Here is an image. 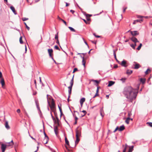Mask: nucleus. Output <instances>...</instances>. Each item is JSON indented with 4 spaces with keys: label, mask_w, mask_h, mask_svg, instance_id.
Returning a JSON list of instances; mask_svg holds the SVG:
<instances>
[{
    "label": "nucleus",
    "mask_w": 152,
    "mask_h": 152,
    "mask_svg": "<svg viewBox=\"0 0 152 152\" xmlns=\"http://www.w3.org/2000/svg\"><path fill=\"white\" fill-rule=\"evenodd\" d=\"M140 85H137L136 89L133 88L131 86H126L124 88L123 93L126 98L133 99H135L138 93Z\"/></svg>",
    "instance_id": "nucleus-1"
},
{
    "label": "nucleus",
    "mask_w": 152,
    "mask_h": 152,
    "mask_svg": "<svg viewBox=\"0 0 152 152\" xmlns=\"http://www.w3.org/2000/svg\"><path fill=\"white\" fill-rule=\"evenodd\" d=\"M51 104L50 105L49 101L48 100V103L50 106L51 110L53 111H54L55 108V104L53 99H52Z\"/></svg>",
    "instance_id": "nucleus-2"
},
{
    "label": "nucleus",
    "mask_w": 152,
    "mask_h": 152,
    "mask_svg": "<svg viewBox=\"0 0 152 152\" xmlns=\"http://www.w3.org/2000/svg\"><path fill=\"white\" fill-rule=\"evenodd\" d=\"M80 135V132L78 130H77L76 131V141H75V144L77 143L80 141V139L79 138V136Z\"/></svg>",
    "instance_id": "nucleus-3"
},
{
    "label": "nucleus",
    "mask_w": 152,
    "mask_h": 152,
    "mask_svg": "<svg viewBox=\"0 0 152 152\" xmlns=\"http://www.w3.org/2000/svg\"><path fill=\"white\" fill-rule=\"evenodd\" d=\"M44 134L45 135V137L43 140V143L44 144H46L48 143L49 141V137L44 130Z\"/></svg>",
    "instance_id": "nucleus-4"
},
{
    "label": "nucleus",
    "mask_w": 152,
    "mask_h": 152,
    "mask_svg": "<svg viewBox=\"0 0 152 152\" xmlns=\"http://www.w3.org/2000/svg\"><path fill=\"white\" fill-rule=\"evenodd\" d=\"M35 103L36 105V107L37 108L39 112L40 113H41V111L39 107V101L38 99H35Z\"/></svg>",
    "instance_id": "nucleus-5"
},
{
    "label": "nucleus",
    "mask_w": 152,
    "mask_h": 152,
    "mask_svg": "<svg viewBox=\"0 0 152 152\" xmlns=\"http://www.w3.org/2000/svg\"><path fill=\"white\" fill-rule=\"evenodd\" d=\"M48 52L49 54V56L52 60H53V58L52 56L53 50L52 49H49L48 50Z\"/></svg>",
    "instance_id": "nucleus-6"
},
{
    "label": "nucleus",
    "mask_w": 152,
    "mask_h": 152,
    "mask_svg": "<svg viewBox=\"0 0 152 152\" xmlns=\"http://www.w3.org/2000/svg\"><path fill=\"white\" fill-rule=\"evenodd\" d=\"M74 75H73L72 78L70 82V86L68 87V88H69V89H72V88L74 83Z\"/></svg>",
    "instance_id": "nucleus-7"
},
{
    "label": "nucleus",
    "mask_w": 152,
    "mask_h": 152,
    "mask_svg": "<svg viewBox=\"0 0 152 152\" xmlns=\"http://www.w3.org/2000/svg\"><path fill=\"white\" fill-rule=\"evenodd\" d=\"M133 63L134 64H133V66H134V67H132L135 69H137L140 67V65L139 64L137 63L136 62H134Z\"/></svg>",
    "instance_id": "nucleus-8"
},
{
    "label": "nucleus",
    "mask_w": 152,
    "mask_h": 152,
    "mask_svg": "<svg viewBox=\"0 0 152 152\" xmlns=\"http://www.w3.org/2000/svg\"><path fill=\"white\" fill-rule=\"evenodd\" d=\"M120 64L122 66L124 67H126L128 65H127L126 61L124 60Z\"/></svg>",
    "instance_id": "nucleus-9"
},
{
    "label": "nucleus",
    "mask_w": 152,
    "mask_h": 152,
    "mask_svg": "<svg viewBox=\"0 0 152 152\" xmlns=\"http://www.w3.org/2000/svg\"><path fill=\"white\" fill-rule=\"evenodd\" d=\"M7 145L5 144H2L1 145V149L2 152H4L5 150L6 149V148L7 147Z\"/></svg>",
    "instance_id": "nucleus-10"
},
{
    "label": "nucleus",
    "mask_w": 152,
    "mask_h": 152,
    "mask_svg": "<svg viewBox=\"0 0 152 152\" xmlns=\"http://www.w3.org/2000/svg\"><path fill=\"white\" fill-rule=\"evenodd\" d=\"M131 34L133 36H135L138 35L139 34V32L136 31H130Z\"/></svg>",
    "instance_id": "nucleus-11"
},
{
    "label": "nucleus",
    "mask_w": 152,
    "mask_h": 152,
    "mask_svg": "<svg viewBox=\"0 0 152 152\" xmlns=\"http://www.w3.org/2000/svg\"><path fill=\"white\" fill-rule=\"evenodd\" d=\"M131 40L134 43H137V42H139V41L137 40V39L136 37H133L131 38Z\"/></svg>",
    "instance_id": "nucleus-12"
},
{
    "label": "nucleus",
    "mask_w": 152,
    "mask_h": 152,
    "mask_svg": "<svg viewBox=\"0 0 152 152\" xmlns=\"http://www.w3.org/2000/svg\"><path fill=\"white\" fill-rule=\"evenodd\" d=\"M113 55L114 56L115 59L118 62V63L120 64V62L118 60V59H117V58H116V54L115 50H113Z\"/></svg>",
    "instance_id": "nucleus-13"
},
{
    "label": "nucleus",
    "mask_w": 152,
    "mask_h": 152,
    "mask_svg": "<svg viewBox=\"0 0 152 152\" xmlns=\"http://www.w3.org/2000/svg\"><path fill=\"white\" fill-rule=\"evenodd\" d=\"M115 83V82L112 81H109V83L107 86L110 87L113 85Z\"/></svg>",
    "instance_id": "nucleus-14"
},
{
    "label": "nucleus",
    "mask_w": 152,
    "mask_h": 152,
    "mask_svg": "<svg viewBox=\"0 0 152 152\" xmlns=\"http://www.w3.org/2000/svg\"><path fill=\"white\" fill-rule=\"evenodd\" d=\"M100 112L101 116H102V117H103L104 116V113L103 108L100 109Z\"/></svg>",
    "instance_id": "nucleus-15"
},
{
    "label": "nucleus",
    "mask_w": 152,
    "mask_h": 152,
    "mask_svg": "<svg viewBox=\"0 0 152 152\" xmlns=\"http://www.w3.org/2000/svg\"><path fill=\"white\" fill-rule=\"evenodd\" d=\"M124 129L125 127L124 125H123L120 126V128H119V131H121L124 130Z\"/></svg>",
    "instance_id": "nucleus-16"
},
{
    "label": "nucleus",
    "mask_w": 152,
    "mask_h": 152,
    "mask_svg": "<svg viewBox=\"0 0 152 152\" xmlns=\"http://www.w3.org/2000/svg\"><path fill=\"white\" fill-rule=\"evenodd\" d=\"M58 130V127L57 126H56L54 128V131L56 135H57V134H58L57 130Z\"/></svg>",
    "instance_id": "nucleus-17"
},
{
    "label": "nucleus",
    "mask_w": 152,
    "mask_h": 152,
    "mask_svg": "<svg viewBox=\"0 0 152 152\" xmlns=\"http://www.w3.org/2000/svg\"><path fill=\"white\" fill-rule=\"evenodd\" d=\"M5 126L6 129H8L10 128V126L8 125V122L7 121H6L5 122Z\"/></svg>",
    "instance_id": "nucleus-18"
},
{
    "label": "nucleus",
    "mask_w": 152,
    "mask_h": 152,
    "mask_svg": "<svg viewBox=\"0 0 152 152\" xmlns=\"http://www.w3.org/2000/svg\"><path fill=\"white\" fill-rule=\"evenodd\" d=\"M65 140L66 144L68 146H69V141L68 140L67 137H65Z\"/></svg>",
    "instance_id": "nucleus-19"
},
{
    "label": "nucleus",
    "mask_w": 152,
    "mask_h": 152,
    "mask_svg": "<svg viewBox=\"0 0 152 152\" xmlns=\"http://www.w3.org/2000/svg\"><path fill=\"white\" fill-rule=\"evenodd\" d=\"M56 118L57 120L56 121L55 119V120H54V123L55 122L56 123H57L58 124V126H59V119H58V117H57V116H56Z\"/></svg>",
    "instance_id": "nucleus-20"
},
{
    "label": "nucleus",
    "mask_w": 152,
    "mask_h": 152,
    "mask_svg": "<svg viewBox=\"0 0 152 152\" xmlns=\"http://www.w3.org/2000/svg\"><path fill=\"white\" fill-rule=\"evenodd\" d=\"M132 72H133V71L132 70L128 69L126 71V73L127 74H128V75H130L132 73Z\"/></svg>",
    "instance_id": "nucleus-21"
},
{
    "label": "nucleus",
    "mask_w": 152,
    "mask_h": 152,
    "mask_svg": "<svg viewBox=\"0 0 152 152\" xmlns=\"http://www.w3.org/2000/svg\"><path fill=\"white\" fill-rule=\"evenodd\" d=\"M0 83L2 86H4L5 85V82L4 79L3 78H2L1 80Z\"/></svg>",
    "instance_id": "nucleus-22"
},
{
    "label": "nucleus",
    "mask_w": 152,
    "mask_h": 152,
    "mask_svg": "<svg viewBox=\"0 0 152 152\" xmlns=\"http://www.w3.org/2000/svg\"><path fill=\"white\" fill-rule=\"evenodd\" d=\"M140 81L142 84H144L145 82V79L144 78H141L140 79Z\"/></svg>",
    "instance_id": "nucleus-23"
},
{
    "label": "nucleus",
    "mask_w": 152,
    "mask_h": 152,
    "mask_svg": "<svg viewBox=\"0 0 152 152\" xmlns=\"http://www.w3.org/2000/svg\"><path fill=\"white\" fill-rule=\"evenodd\" d=\"M130 119H131V118H130L129 117L127 118L125 121L126 123L127 124H128L129 123V120H130Z\"/></svg>",
    "instance_id": "nucleus-24"
},
{
    "label": "nucleus",
    "mask_w": 152,
    "mask_h": 152,
    "mask_svg": "<svg viewBox=\"0 0 152 152\" xmlns=\"http://www.w3.org/2000/svg\"><path fill=\"white\" fill-rule=\"evenodd\" d=\"M8 146H12L13 145V141L12 140L10 142L8 143Z\"/></svg>",
    "instance_id": "nucleus-25"
},
{
    "label": "nucleus",
    "mask_w": 152,
    "mask_h": 152,
    "mask_svg": "<svg viewBox=\"0 0 152 152\" xmlns=\"http://www.w3.org/2000/svg\"><path fill=\"white\" fill-rule=\"evenodd\" d=\"M68 28L71 31L73 32H75V30L72 27L69 26L68 27Z\"/></svg>",
    "instance_id": "nucleus-26"
},
{
    "label": "nucleus",
    "mask_w": 152,
    "mask_h": 152,
    "mask_svg": "<svg viewBox=\"0 0 152 152\" xmlns=\"http://www.w3.org/2000/svg\"><path fill=\"white\" fill-rule=\"evenodd\" d=\"M47 97L48 101V100L49 99V100H51L52 99H53L51 97L50 95H49L48 94H47Z\"/></svg>",
    "instance_id": "nucleus-27"
},
{
    "label": "nucleus",
    "mask_w": 152,
    "mask_h": 152,
    "mask_svg": "<svg viewBox=\"0 0 152 152\" xmlns=\"http://www.w3.org/2000/svg\"><path fill=\"white\" fill-rule=\"evenodd\" d=\"M85 101V98L83 97L81 98L80 100V102L83 103Z\"/></svg>",
    "instance_id": "nucleus-28"
},
{
    "label": "nucleus",
    "mask_w": 152,
    "mask_h": 152,
    "mask_svg": "<svg viewBox=\"0 0 152 152\" xmlns=\"http://www.w3.org/2000/svg\"><path fill=\"white\" fill-rule=\"evenodd\" d=\"M91 81L96 82V84H99V83L100 81V80L98 81L96 80H92Z\"/></svg>",
    "instance_id": "nucleus-29"
},
{
    "label": "nucleus",
    "mask_w": 152,
    "mask_h": 152,
    "mask_svg": "<svg viewBox=\"0 0 152 152\" xmlns=\"http://www.w3.org/2000/svg\"><path fill=\"white\" fill-rule=\"evenodd\" d=\"M142 43H140V45H139L138 46V48H137V49L138 50H140V49H141V47L142 46Z\"/></svg>",
    "instance_id": "nucleus-30"
},
{
    "label": "nucleus",
    "mask_w": 152,
    "mask_h": 152,
    "mask_svg": "<svg viewBox=\"0 0 152 152\" xmlns=\"http://www.w3.org/2000/svg\"><path fill=\"white\" fill-rule=\"evenodd\" d=\"M82 64L84 66H85L86 61L84 60V57H83Z\"/></svg>",
    "instance_id": "nucleus-31"
},
{
    "label": "nucleus",
    "mask_w": 152,
    "mask_h": 152,
    "mask_svg": "<svg viewBox=\"0 0 152 152\" xmlns=\"http://www.w3.org/2000/svg\"><path fill=\"white\" fill-rule=\"evenodd\" d=\"M19 41H20V43L21 44H22L23 43V42L22 40V37H21L20 38V39H19Z\"/></svg>",
    "instance_id": "nucleus-32"
},
{
    "label": "nucleus",
    "mask_w": 152,
    "mask_h": 152,
    "mask_svg": "<svg viewBox=\"0 0 152 152\" xmlns=\"http://www.w3.org/2000/svg\"><path fill=\"white\" fill-rule=\"evenodd\" d=\"M10 8L12 11V12H15V8L12 6H11L10 7Z\"/></svg>",
    "instance_id": "nucleus-33"
},
{
    "label": "nucleus",
    "mask_w": 152,
    "mask_h": 152,
    "mask_svg": "<svg viewBox=\"0 0 152 152\" xmlns=\"http://www.w3.org/2000/svg\"><path fill=\"white\" fill-rule=\"evenodd\" d=\"M136 20V22L137 23L139 22H140V23H141L142 21H143V20L142 19H137V20Z\"/></svg>",
    "instance_id": "nucleus-34"
},
{
    "label": "nucleus",
    "mask_w": 152,
    "mask_h": 152,
    "mask_svg": "<svg viewBox=\"0 0 152 152\" xmlns=\"http://www.w3.org/2000/svg\"><path fill=\"white\" fill-rule=\"evenodd\" d=\"M86 18H89L92 16V15L89 14H86L85 15Z\"/></svg>",
    "instance_id": "nucleus-35"
},
{
    "label": "nucleus",
    "mask_w": 152,
    "mask_h": 152,
    "mask_svg": "<svg viewBox=\"0 0 152 152\" xmlns=\"http://www.w3.org/2000/svg\"><path fill=\"white\" fill-rule=\"evenodd\" d=\"M54 48L55 49H56L57 50H60V49L59 48H58V46L57 45H56L55 46Z\"/></svg>",
    "instance_id": "nucleus-36"
},
{
    "label": "nucleus",
    "mask_w": 152,
    "mask_h": 152,
    "mask_svg": "<svg viewBox=\"0 0 152 152\" xmlns=\"http://www.w3.org/2000/svg\"><path fill=\"white\" fill-rule=\"evenodd\" d=\"M82 39H83V40L87 46L89 48V46L88 45V44L87 42L84 39L83 37Z\"/></svg>",
    "instance_id": "nucleus-37"
},
{
    "label": "nucleus",
    "mask_w": 152,
    "mask_h": 152,
    "mask_svg": "<svg viewBox=\"0 0 152 152\" xmlns=\"http://www.w3.org/2000/svg\"><path fill=\"white\" fill-rule=\"evenodd\" d=\"M151 71V70H150V69H147V70H146V71L145 72V74L146 75H147L148 74V71Z\"/></svg>",
    "instance_id": "nucleus-38"
},
{
    "label": "nucleus",
    "mask_w": 152,
    "mask_h": 152,
    "mask_svg": "<svg viewBox=\"0 0 152 152\" xmlns=\"http://www.w3.org/2000/svg\"><path fill=\"white\" fill-rule=\"evenodd\" d=\"M24 24H25V25L27 29H28V30H29L30 29V28L26 24V23H24Z\"/></svg>",
    "instance_id": "nucleus-39"
},
{
    "label": "nucleus",
    "mask_w": 152,
    "mask_h": 152,
    "mask_svg": "<svg viewBox=\"0 0 152 152\" xmlns=\"http://www.w3.org/2000/svg\"><path fill=\"white\" fill-rule=\"evenodd\" d=\"M58 32L57 33V34H56V35H55V38L56 39H58Z\"/></svg>",
    "instance_id": "nucleus-40"
},
{
    "label": "nucleus",
    "mask_w": 152,
    "mask_h": 152,
    "mask_svg": "<svg viewBox=\"0 0 152 152\" xmlns=\"http://www.w3.org/2000/svg\"><path fill=\"white\" fill-rule=\"evenodd\" d=\"M147 124H148V125L150 127H152V123L151 122H147Z\"/></svg>",
    "instance_id": "nucleus-41"
},
{
    "label": "nucleus",
    "mask_w": 152,
    "mask_h": 152,
    "mask_svg": "<svg viewBox=\"0 0 152 152\" xmlns=\"http://www.w3.org/2000/svg\"><path fill=\"white\" fill-rule=\"evenodd\" d=\"M72 90V89H69V90H68L69 95L70 96V95L71 94Z\"/></svg>",
    "instance_id": "nucleus-42"
},
{
    "label": "nucleus",
    "mask_w": 152,
    "mask_h": 152,
    "mask_svg": "<svg viewBox=\"0 0 152 152\" xmlns=\"http://www.w3.org/2000/svg\"><path fill=\"white\" fill-rule=\"evenodd\" d=\"M78 71V69L77 68H75L74 69L72 73H74L75 72Z\"/></svg>",
    "instance_id": "nucleus-43"
},
{
    "label": "nucleus",
    "mask_w": 152,
    "mask_h": 152,
    "mask_svg": "<svg viewBox=\"0 0 152 152\" xmlns=\"http://www.w3.org/2000/svg\"><path fill=\"white\" fill-rule=\"evenodd\" d=\"M28 19L26 18H22V20L23 21H25L26 20H28Z\"/></svg>",
    "instance_id": "nucleus-44"
},
{
    "label": "nucleus",
    "mask_w": 152,
    "mask_h": 152,
    "mask_svg": "<svg viewBox=\"0 0 152 152\" xmlns=\"http://www.w3.org/2000/svg\"><path fill=\"white\" fill-rule=\"evenodd\" d=\"M83 21L85 22V23L87 24H89V23L87 22L86 20L84 19H83Z\"/></svg>",
    "instance_id": "nucleus-45"
},
{
    "label": "nucleus",
    "mask_w": 152,
    "mask_h": 152,
    "mask_svg": "<svg viewBox=\"0 0 152 152\" xmlns=\"http://www.w3.org/2000/svg\"><path fill=\"white\" fill-rule=\"evenodd\" d=\"M130 46L134 49H135V47L134 45L133 44H132L130 45Z\"/></svg>",
    "instance_id": "nucleus-46"
},
{
    "label": "nucleus",
    "mask_w": 152,
    "mask_h": 152,
    "mask_svg": "<svg viewBox=\"0 0 152 152\" xmlns=\"http://www.w3.org/2000/svg\"><path fill=\"white\" fill-rule=\"evenodd\" d=\"M93 35L96 37L97 38H99L100 37V36L99 35H96L95 33H94Z\"/></svg>",
    "instance_id": "nucleus-47"
},
{
    "label": "nucleus",
    "mask_w": 152,
    "mask_h": 152,
    "mask_svg": "<svg viewBox=\"0 0 152 152\" xmlns=\"http://www.w3.org/2000/svg\"><path fill=\"white\" fill-rule=\"evenodd\" d=\"M50 114H51V116L52 118V119H53V120L54 121V120H55V119L54 118V117H53V115H52V114L51 112H50Z\"/></svg>",
    "instance_id": "nucleus-48"
},
{
    "label": "nucleus",
    "mask_w": 152,
    "mask_h": 152,
    "mask_svg": "<svg viewBox=\"0 0 152 152\" xmlns=\"http://www.w3.org/2000/svg\"><path fill=\"white\" fill-rule=\"evenodd\" d=\"M61 21L65 24L66 26L67 24L66 22L63 19H61Z\"/></svg>",
    "instance_id": "nucleus-49"
},
{
    "label": "nucleus",
    "mask_w": 152,
    "mask_h": 152,
    "mask_svg": "<svg viewBox=\"0 0 152 152\" xmlns=\"http://www.w3.org/2000/svg\"><path fill=\"white\" fill-rule=\"evenodd\" d=\"M119 130V128L118 126H117L116 128H115L114 131L113 132H115L117 130Z\"/></svg>",
    "instance_id": "nucleus-50"
},
{
    "label": "nucleus",
    "mask_w": 152,
    "mask_h": 152,
    "mask_svg": "<svg viewBox=\"0 0 152 152\" xmlns=\"http://www.w3.org/2000/svg\"><path fill=\"white\" fill-rule=\"evenodd\" d=\"M82 112L84 113V115H85L87 113L86 111L84 110H83L82 111Z\"/></svg>",
    "instance_id": "nucleus-51"
},
{
    "label": "nucleus",
    "mask_w": 152,
    "mask_h": 152,
    "mask_svg": "<svg viewBox=\"0 0 152 152\" xmlns=\"http://www.w3.org/2000/svg\"><path fill=\"white\" fill-rule=\"evenodd\" d=\"M126 80V78H122L121 80H122L123 82H125V81Z\"/></svg>",
    "instance_id": "nucleus-52"
},
{
    "label": "nucleus",
    "mask_w": 152,
    "mask_h": 152,
    "mask_svg": "<svg viewBox=\"0 0 152 152\" xmlns=\"http://www.w3.org/2000/svg\"><path fill=\"white\" fill-rule=\"evenodd\" d=\"M98 95H99V94L97 93H96V94L93 96V98H94L96 96H98Z\"/></svg>",
    "instance_id": "nucleus-53"
},
{
    "label": "nucleus",
    "mask_w": 152,
    "mask_h": 152,
    "mask_svg": "<svg viewBox=\"0 0 152 152\" xmlns=\"http://www.w3.org/2000/svg\"><path fill=\"white\" fill-rule=\"evenodd\" d=\"M17 112L18 113H20V109H17Z\"/></svg>",
    "instance_id": "nucleus-54"
},
{
    "label": "nucleus",
    "mask_w": 152,
    "mask_h": 152,
    "mask_svg": "<svg viewBox=\"0 0 152 152\" xmlns=\"http://www.w3.org/2000/svg\"><path fill=\"white\" fill-rule=\"evenodd\" d=\"M86 53H77V55H81V54H83V55L84 56L85 55H86Z\"/></svg>",
    "instance_id": "nucleus-55"
},
{
    "label": "nucleus",
    "mask_w": 152,
    "mask_h": 152,
    "mask_svg": "<svg viewBox=\"0 0 152 152\" xmlns=\"http://www.w3.org/2000/svg\"><path fill=\"white\" fill-rule=\"evenodd\" d=\"M65 3H66V7H67L68 6H69V4L67 3V2H65Z\"/></svg>",
    "instance_id": "nucleus-56"
},
{
    "label": "nucleus",
    "mask_w": 152,
    "mask_h": 152,
    "mask_svg": "<svg viewBox=\"0 0 152 152\" xmlns=\"http://www.w3.org/2000/svg\"><path fill=\"white\" fill-rule=\"evenodd\" d=\"M58 107L60 111H62L61 108V107H60L59 105H58Z\"/></svg>",
    "instance_id": "nucleus-57"
},
{
    "label": "nucleus",
    "mask_w": 152,
    "mask_h": 152,
    "mask_svg": "<svg viewBox=\"0 0 152 152\" xmlns=\"http://www.w3.org/2000/svg\"><path fill=\"white\" fill-rule=\"evenodd\" d=\"M143 16H140V15H138L137 16V18H142Z\"/></svg>",
    "instance_id": "nucleus-58"
},
{
    "label": "nucleus",
    "mask_w": 152,
    "mask_h": 152,
    "mask_svg": "<svg viewBox=\"0 0 152 152\" xmlns=\"http://www.w3.org/2000/svg\"><path fill=\"white\" fill-rule=\"evenodd\" d=\"M99 87H97V89L96 91V93L98 94V93L99 92Z\"/></svg>",
    "instance_id": "nucleus-59"
},
{
    "label": "nucleus",
    "mask_w": 152,
    "mask_h": 152,
    "mask_svg": "<svg viewBox=\"0 0 152 152\" xmlns=\"http://www.w3.org/2000/svg\"><path fill=\"white\" fill-rule=\"evenodd\" d=\"M70 97V95H68V99H67V101L68 102H69V98Z\"/></svg>",
    "instance_id": "nucleus-60"
},
{
    "label": "nucleus",
    "mask_w": 152,
    "mask_h": 152,
    "mask_svg": "<svg viewBox=\"0 0 152 152\" xmlns=\"http://www.w3.org/2000/svg\"><path fill=\"white\" fill-rule=\"evenodd\" d=\"M86 20L87 21H89L91 19L89 18H86Z\"/></svg>",
    "instance_id": "nucleus-61"
},
{
    "label": "nucleus",
    "mask_w": 152,
    "mask_h": 152,
    "mask_svg": "<svg viewBox=\"0 0 152 152\" xmlns=\"http://www.w3.org/2000/svg\"><path fill=\"white\" fill-rule=\"evenodd\" d=\"M70 12H72V14L74 13L75 12V11L72 10H70Z\"/></svg>",
    "instance_id": "nucleus-62"
},
{
    "label": "nucleus",
    "mask_w": 152,
    "mask_h": 152,
    "mask_svg": "<svg viewBox=\"0 0 152 152\" xmlns=\"http://www.w3.org/2000/svg\"><path fill=\"white\" fill-rule=\"evenodd\" d=\"M126 147H125L123 150V152H126Z\"/></svg>",
    "instance_id": "nucleus-63"
},
{
    "label": "nucleus",
    "mask_w": 152,
    "mask_h": 152,
    "mask_svg": "<svg viewBox=\"0 0 152 152\" xmlns=\"http://www.w3.org/2000/svg\"><path fill=\"white\" fill-rule=\"evenodd\" d=\"M132 151L133 150L129 148L128 152H132Z\"/></svg>",
    "instance_id": "nucleus-64"
}]
</instances>
